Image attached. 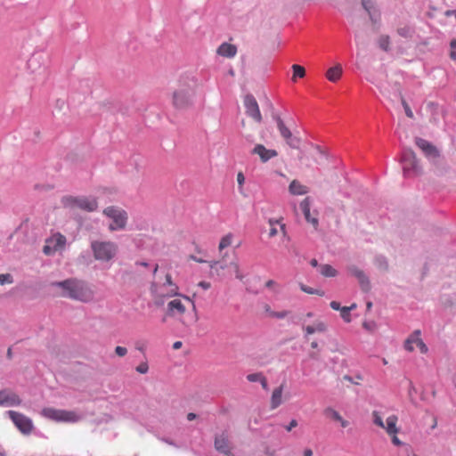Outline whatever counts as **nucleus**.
<instances>
[{
  "label": "nucleus",
  "mask_w": 456,
  "mask_h": 456,
  "mask_svg": "<svg viewBox=\"0 0 456 456\" xmlns=\"http://www.w3.org/2000/svg\"><path fill=\"white\" fill-rule=\"evenodd\" d=\"M419 335H420V330H416L414 331V336H416L415 344L419 348L421 353L425 354V353L428 352V347L425 345V343L423 342V340L421 338H419Z\"/></svg>",
  "instance_id": "obj_34"
},
{
  "label": "nucleus",
  "mask_w": 456,
  "mask_h": 456,
  "mask_svg": "<svg viewBox=\"0 0 456 456\" xmlns=\"http://www.w3.org/2000/svg\"><path fill=\"white\" fill-rule=\"evenodd\" d=\"M58 289L60 296L81 302L91 301L95 294L90 287H58Z\"/></svg>",
  "instance_id": "obj_6"
},
{
  "label": "nucleus",
  "mask_w": 456,
  "mask_h": 456,
  "mask_svg": "<svg viewBox=\"0 0 456 456\" xmlns=\"http://www.w3.org/2000/svg\"><path fill=\"white\" fill-rule=\"evenodd\" d=\"M314 151L311 153V157L314 161L317 164H320L321 161L319 159L324 158V152L321 150L319 146H314Z\"/></svg>",
  "instance_id": "obj_35"
},
{
  "label": "nucleus",
  "mask_w": 456,
  "mask_h": 456,
  "mask_svg": "<svg viewBox=\"0 0 456 456\" xmlns=\"http://www.w3.org/2000/svg\"><path fill=\"white\" fill-rule=\"evenodd\" d=\"M197 418V415L195 413H192V412H190L188 413L187 415V419L188 420H193Z\"/></svg>",
  "instance_id": "obj_60"
},
{
  "label": "nucleus",
  "mask_w": 456,
  "mask_h": 456,
  "mask_svg": "<svg viewBox=\"0 0 456 456\" xmlns=\"http://www.w3.org/2000/svg\"><path fill=\"white\" fill-rule=\"evenodd\" d=\"M55 285L64 286V285H74V284L71 282V281L66 280V281H63L57 282Z\"/></svg>",
  "instance_id": "obj_58"
},
{
  "label": "nucleus",
  "mask_w": 456,
  "mask_h": 456,
  "mask_svg": "<svg viewBox=\"0 0 456 456\" xmlns=\"http://www.w3.org/2000/svg\"><path fill=\"white\" fill-rule=\"evenodd\" d=\"M13 279L12 276L10 273H3L0 274V283L1 285H4L5 283H12Z\"/></svg>",
  "instance_id": "obj_42"
},
{
  "label": "nucleus",
  "mask_w": 456,
  "mask_h": 456,
  "mask_svg": "<svg viewBox=\"0 0 456 456\" xmlns=\"http://www.w3.org/2000/svg\"><path fill=\"white\" fill-rule=\"evenodd\" d=\"M237 182L240 185H242L245 182V177L241 172L237 175Z\"/></svg>",
  "instance_id": "obj_53"
},
{
  "label": "nucleus",
  "mask_w": 456,
  "mask_h": 456,
  "mask_svg": "<svg viewBox=\"0 0 456 456\" xmlns=\"http://www.w3.org/2000/svg\"><path fill=\"white\" fill-rule=\"evenodd\" d=\"M318 272L324 277H335L338 274L337 270L330 265H319Z\"/></svg>",
  "instance_id": "obj_30"
},
{
  "label": "nucleus",
  "mask_w": 456,
  "mask_h": 456,
  "mask_svg": "<svg viewBox=\"0 0 456 456\" xmlns=\"http://www.w3.org/2000/svg\"><path fill=\"white\" fill-rule=\"evenodd\" d=\"M7 414L21 434L25 436H28L31 434L34 428V425L32 420L28 417L14 411H8Z\"/></svg>",
  "instance_id": "obj_9"
},
{
  "label": "nucleus",
  "mask_w": 456,
  "mask_h": 456,
  "mask_svg": "<svg viewBox=\"0 0 456 456\" xmlns=\"http://www.w3.org/2000/svg\"><path fill=\"white\" fill-rule=\"evenodd\" d=\"M417 146L424 152V154L430 159H436L439 156L438 151L428 141L422 138L416 139Z\"/></svg>",
  "instance_id": "obj_15"
},
{
  "label": "nucleus",
  "mask_w": 456,
  "mask_h": 456,
  "mask_svg": "<svg viewBox=\"0 0 456 456\" xmlns=\"http://www.w3.org/2000/svg\"><path fill=\"white\" fill-rule=\"evenodd\" d=\"M397 419V416L395 415H391L387 419V426L385 425L384 428L387 430L388 435L392 436L398 433V428H396Z\"/></svg>",
  "instance_id": "obj_26"
},
{
  "label": "nucleus",
  "mask_w": 456,
  "mask_h": 456,
  "mask_svg": "<svg viewBox=\"0 0 456 456\" xmlns=\"http://www.w3.org/2000/svg\"><path fill=\"white\" fill-rule=\"evenodd\" d=\"M314 328H315V332L318 331V332H323L326 330V325L320 322H317L315 325H314Z\"/></svg>",
  "instance_id": "obj_47"
},
{
  "label": "nucleus",
  "mask_w": 456,
  "mask_h": 456,
  "mask_svg": "<svg viewBox=\"0 0 456 456\" xmlns=\"http://www.w3.org/2000/svg\"><path fill=\"white\" fill-rule=\"evenodd\" d=\"M66 245V237L61 232H54L45 239V245L43 247V253L45 256H53L57 252L64 250Z\"/></svg>",
  "instance_id": "obj_7"
},
{
  "label": "nucleus",
  "mask_w": 456,
  "mask_h": 456,
  "mask_svg": "<svg viewBox=\"0 0 456 456\" xmlns=\"http://www.w3.org/2000/svg\"><path fill=\"white\" fill-rule=\"evenodd\" d=\"M305 330H306L307 334H313L315 332V328H314V326H307L305 328Z\"/></svg>",
  "instance_id": "obj_59"
},
{
  "label": "nucleus",
  "mask_w": 456,
  "mask_h": 456,
  "mask_svg": "<svg viewBox=\"0 0 456 456\" xmlns=\"http://www.w3.org/2000/svg\"><path fill=\"white\" fill-rule=\"evenodd\" d=\"M251 154L257 155L263 163L267 162L271 159L278 156V152L273 149H267L263 144H256L251 151Z\"/></svg>",
  "instance_id": "obj_14"
},
{
  "label": "nucleus",
  "mask_w": 456,
  "mask_h": 456,
  "mask_svg": "<svg viewBox=\"0 0 456 456\" xmlns=\"http://www.w3.org/2000/svg\"><path fill=\"white\" fill-rule=\"evenodd\" d=\"M234 235L232 232H229L225 235H224L218 244V250L219 252H222L226 248L232 246L233 242Z\"/></svg>",
  "instance_id": "obj_29"
},
{
  "label": "nucleus",
  "mask_w": 456,
  "mask_h": 456,
  "mask_svg": "<svg viewBox=\"0 0 456 456\" xmlns=\"http://www.w3.org/2000/svg\"><path fill=\"white\" fill-rule=\"evenodd\" d=\"M199 80L192 76H185L179 79L177 88L172 95V104L177 110H188L194 104Z\"/></svg>",
  "instance_id": "obj_2"
},
{
  "label": "nucleus",
  "mask_w": 456,
  "mask_h": 456,
  "mask_svg": "<svg viewBox=\"0 0 456 456\" xmlns=\"http://www.w3.org/2000/svg\"><path fill=\"white\" fill-rule=\"evenodd\" d=\"M185 312V306L182 303L181 299L175 298L168 302L167 304V314L170 316L175 315V314H183Z\"/></svg>",
  "instance_id": "obj_18"
},
{
  "label": "nucleus",
  "mask_w": 456,
  "mask_h": 456,
  "mask_svg": "<svg viewBox=\"0 0 456 456\" xmlns=\"http://www.w3.org/2000/svg\"><path fill=\"white\" fill-rule=\"evenodd\" d=\"M63 208L70 210H82L94 212L98 208V202L95 198L86 196H64L61 198Z\"/></svg>",
  "instance_id": "obj_3"
},
{
  "label": "nucleus",
  "mask_w": 456,
  "mask_h": 456,
  "mask_svg": "<svg viewBox=\"0 0 456 456\" xmlns=\"http://www.w3.org/2000/svg\"><path fill=\"white\" fill-rule=\"evenodd\" d=\"M275 120L277 123V128L287 144L293 149H298L301 142L300 139L292 135V133L280 117H276Z\"/></svg>",
  "instance_id": "obj_10"
},
{
  "label": "nucleus",
  "mask_w": 456,
  "mask_h": 456,
  "mask_svg": "<svg viewBox=\"0 0 456 456\" xmlns=\"http://www.w3.org/2000/svg\"><path fill=\"white\" fill-rule=\"evenodd\" d=\"M42 415L50 419L58 421L60 417V410L54 408H45L42 410Z\"/></svg>",
  "instance_id": "obj_31"
},
{
  "label": "nucleus",
  "mask_w": 456,
  "mask_h": 456,
  "mask_svg": "<svg viewBox=\"0 0 456 456\" xmlns=\"http://www.w3.org/2000/svg\"><path fill=\"white\" fill-rule=\"evenodd\" d=\"M94 257L101 262H110L118 254V247L115 242L94 240L91 242Z\"/></svg>",
  "instance_id": "obj_4"
},
{
  "label": "nucleus",
  "mask_w": 456,
  "mask_h": 456,
  "mask_svg": "<svg viewBox=\"0 0 456 456\" xmlns=\"http://www.w3.org/2000/svg\"><path fill=\"white\" fill-rule=\"evenodd\" d=\"M342 67L340 64H337L334 67L330 68L326 72V77L330 82H337L342 76Z\"/></svg>",
  "instance_id": "obj_22"
},
{
  "label": "nucleus",
  "mask_w": 456,
  "mask_h": 456,
  "mask_svg": "<svg viewBox=\"0 0 456 456\" xmlns=\"http://www.w3.org/2000/svg\"><path fill=\"white\" fill-rule=\"evenodd\" d=\"M397 33L405 38L411 37L412 34V30L409 26H404L397 28Z\"/></svg>",
  "instance_id": "obj_37"
},
{
  "label": "nucleus",
  "mask_w": 456,
  "mask_h": 456,
  "mask_svg": "<svg viewBox=\"0 0 456 456\" xmlns=\"http://www.w3.org/2000/svg\"><path fill=\"white\" fill-rule=\"evenodd\" d=\"M362 4L364 10L368 12L370 20L373 22H378L380 19L379 11L375 8L374 4L371 0H362Z\"/></svg>",
  "instance_id": "obj_20"
},
{
  "label": "nucleus",
  "mask_w": 456,
  "mask_h": 456,
  "mask_svg": "<svg viewBox=\"0 0 456 456\" xmlns=\"http://www.w3.org/2000/svg\"><path fill=\"white\" fill-rule=\"evenodd\" d=\"M297 426V421L296 419H292L288 426L285 427L287 431H291L292 428Z\"/></svg>",
  "instance_id": "obj_49"
},
{
  "label": "nucleus",
  "mask_w": 456,
  "mask_h": 456,
  "mask_svg": "<svg viewBox=\"0 0 456 456\" xmlns=\"http://www.w3.org/2000/svg\"><path fill=\"white\" fill-rule=\"evenodd\" d=\"M301 289L308 294H316L320 296H322L324 294L323 291H321L318 289H314V287H301Z\"/></svg>",
  "instance_id": "obj_40"
},
{
  "label": "nucleus",
  "mask_w": 456,
  "mask_h": 456,
  "mask_svg": "<svg viewBox=\"0 0 456 456\" xmlns=\"http://www.w3.org/2000/svg\"><path fill=\"white\" fill-rule=\"evenodd\" d=\"M313 455V451L311 449H305L304 451V456H312Z\"/></svg>",
  "instance_id": "obj_64"
},
{
  "label": "nucleus",
  "mask_w": 456,
  "mask_h": 456,
  "mask_svg": "<svg viewBox=\"0 0 456 456\" xmlns=\"http://www.w3.org/2000/svg\"><path fill=\"white\" fill-rule=\"evenodd\" d=\"M182 345H183V344H182V342H181V341H176V342H175V343L173 344V348H174V349H179V348H181Z\"/></svg>",
  "instance_id": "obj_61"
},
{
  "label": "nucleus",
  "mask_w": 456,
  "mask_h": 456,
  "mask_svg": "<svg viewBox=\"0 0 456 456\" xmlns=\"http://www.w3.org/2000/svg\"><path fill=\"white\" fill-rule=\"evenodd\" d=\"M330 307L333 309V310H337V311H340V309L342 308L340 306V304L337 301H332L330 302Z\"/></svg>",
  "instance_id": "obj_52"
},
{
  "label": "nucleus",
  "mask_w": 456,
  "mask_h": 456,
  "mask_svg": "<svg viewBox=\"0 0 456 456\" xmlns=\"http://www.w3.org/2000/svg\"><path fill=\"white\" fill-rule=\"evenodd\" d=\"M214 446L217 452L228 456H232L231 443L226 432L224 431L215 436Z\"/></svg>",
  "instance_id": "obj_11"
},
{
  "label": "nucleus",
  "mask_w": 456,
  "mask_h": 456,
  "mask_svg": "<svg viewBox=\"0 0 456 456\" xmlns=\"http://www.w3.org/2000/svg\"><path fill=\"white\" fill-rule=\"evenodd\" d=\"M246 113L256 122H261L262 116L256 99L252 95H247L244 99Z\"/></svg>",
  "instance_id": "obj_13"
},
{
  "label": "nucleus",
  "mask_w": 456,
  "mask_h": 456,
  "mask_svg": "<svg viewBox=\"0 0 456 456\" xmlns=\"http://www.w3.org/2000/svg\"><path fill=\"white\" fill-rule=\"evenodd\" d=\"M289 191L292 195H305L308 192V189L297 180H293L289 186Z\"/></svg>",
  "instance_id": "obj_23"
},
{
  "label": "nucleus",
  "mask_w": 456,
  "mask_h": 456,
  "mask_svg": "<svg viewBox=\"0 0 456 456\" xmlns=\"http://www.w3.org/2000/svg\"><path fill=\"white\" fill-rule=\"evenodd\" d=\"M149 366L147 362H142L136 367V371H138L141 374H145L148 372Z\"/></svg>",
  "instance_id": "obj_44"
},
{
  "label": "nucleus",
  "mask_w": 456,
  "mask_h": 456,
  "mask_svg": "<svg viewBox=\"0 0 456 456\" xmlns=\"http://www.w3.org/2000/svg\"><path fill=\"white\" fill-rule=\"evenodd\" d=\"M451 48H452V51L450 53V57L452 59V60H456V38L453 39L452 42H451Z\"/></svg>",
  "instance_id": "obj_45"
},
{
  "label": "nucleus",
  "mask_w": 456,
  "mask_h": 456,
  "mask_svg": "<svg viewBox=\"0 0 456 456\" xmlns=\"http://www.w3.org/2000/svg\"><path fill=\"white\" fill-rule=\"evenodd\" d=\"M393 437H392V442L395 445H401L402 444V442L398 439V437L395 436V435H392Z\"/></svg>",
  "instance_id": "obj_55"
},
{
  "label": "nucleus",
  "mask_w": 456,
  "mask_h": 456,
  "mask_svg": "<svg viewBox=\"0 0 456 456\" xmlns=\"http://www.w3.org/2000/svg\"><path fill=\"white\" fill-rule=\"evenodd\" d=\"M349 273L352 276H354L355 278H357L358 282L361 283L362 285L369 282L368 278L365 275V273L362 270L358 269L357 267H355V266L350 267Z\"/></svg>",
  "instance_id": "obj_28"
},
{
  "label": "nucleus",
  "mask_w": 456,
  "mask_h": 456,
  "mask_svg": "<svg viewBox=\"0 0 456 456\" xmlns=\"http://www.w3.org/2000/svg\"><path fill=\"white\" fill-rule=\"evenodd\" d=\"M372 417L375 425H377L379 428H385V423L378 411H374L372 412Z\"/></svg>",
  "instance_id": "obj_38"
},
{
  "label": "nucleus",
  "mask_w": 456,
  "mask_h": 456,
  "mask_svg": "<svg viewBox=\"0 0 456 456\" xmlns=\"http://www.w3.org/2000/svg\"><path fill=\"white\" fill-rule=\"evenodd\" d=\"M416 392H417L416 387L413 386L411 381H409V396L411 401H412V394L416 393Z\"/></svg>",
  "instance_id": "obj_48"
},
{
  "label": "nucleus",
  "mask_w": 456,
  "mask_h": 456,
  "mask_svg": "<svg viewBox=\"0 0 456 456\" xmlns=\"http://www.w3.org/2000/svg\"><path fill=\"white\" fill-rule=\"evenodd\" d=\"M208 275L216 281H228L235 279L238 282H248L246 274L236 260L228 261L227 253L222 255L218 260L208 262Z\"/></svg>",
  "instance_id": "obj_1"
},
{
  "label": "nucleus",
  "mask_w": 456,
  "mask_h": 456,
  "mask_svg": "<svg viewBox=\"0 0 456 456\" xmlns=\"http://www.w3.org/2000/svg\"><path fill=\"white\" fill-rule=\"evenodd\" d=\"M293 76L292 80L296 81L297 77H304L305 76V69L303 66L298 64L292 65Z\"/></svg>",
  "instance_id": "obj_32"
},
{
  "label": "nucleus",
  "mask_w": 456,
  "mask_h": 456,
  "mask_svg": "<svg viewBox=\"0 0 456 456\" xmlns=\"http://www.w3.org/2000/svg\"><path fill=\"white\" fill-rule=\"evenodd\" d=\"M340 315L341 317L346 322H349L350 320V308H347V306H343L340 309Z\"/></svg>",
  "instance_id": "obj_41"
},
{
  "label": "nucleus",
  "mask_w": 456,
  "mask_h": 456,
  "mask_svg": "<svg viewBox=\"0 0 456 456\" xmlns=\"http://www.w3.org/2000/svg\"><path fill=\"white\" fill-rule=\"evenodd\" d=\"M103 215L107 216L111 223L109 224V231L124 230L127 224L128 216L126 211L116 206H110L103 209Z\"/></svg>",
  "instance_id": "obj_5"
},
{
  "label": "nucleus",
  "mask_w": 456,
  "mask_h": 456,
  "mask_svg": "<svg viewBox=\"0 0 456 456\" xmlns=\"http://www.w3.org/2000/svg\"><path fill=\"white\" fill-rule=\"evenodd\" d=\"M166 281L167 285H173L172 276L170 274L166 275Z\"/></svg>",
  "instance_id": "obj_63"
},
{
  "label": "nucleus",
  "mask_w": 456,
  "mask_h": 456,
  "mask_svg": "<svg viewBox=\"0 0 456 456\" xmlns=\"http://www.w3.org/2000/svg\"><path fill=\"white\" fill-rule=\"evenodd\" d=\"M263 376L261 372L251 373L247 376V379L249 382H260Z\"/></svg>",
  "instance_id": "obj_39"
},
{
  "label": "nucleus",
  "mask_w": 456,
  "mask_h": 456,
  "mask_svg": "<svg viewBox=\"0 0 456 456\" xmlns=\"http://www.w3.org/2000/svg\"><path fill=\"white\" fill-rule=\"evenodd\" d=\"M402 104L403 106V109H404V111H405V114L408 118H413L414 115H413V112L412 110H411L410 106L408 105V103L405 102V100L402 99Z\"/></svg>",
  "instance_id": "obj_43"
},
{
  "label": "nucleus",
  "mask_w": 456,
  "mask_h": 456,
  "mask_svg": "<svg viewBox=\"0 0 456 456\" xmlns=\"http://www.w3.org/2000/svg\"><path fill=\"white\" fill-rule=\"evenodd\" d=\"M268 224L270 225V230H269V237L270 238H273L279 233L278 226L280 227V232L284 236L287 235L286 226L283 223H281V220L269 219Z\"/></svg>",
  "instance_id": "obj_19"
},
{
  "label": "nucleus",
  "mask_w": 456,
  "mask_h": 456,
  "mask_svg": "<svg viewBox=\"0 0 456 456\" xmlns=\"http://www.w3.org/2000/svg\"><path fill=\"white\" fill-rule=\"evenodd\" d=\"M196 252L199 256L189 255L188 260H191V261H194V262L200 263V264H207L208 265V261L205 259V256H207V252L205 250H203L202 248H200V247H196Z\"/></svg>",
  "instance_id": "obj_27"
},
{
  "label": "nucleus",
  "mask_w": 456,
  "mask_h": 456,
  "mask_svg": "<svg viewBox=\"0 0 456 456\" xmlns=\"http://www.w3.org/2000/svg\"><path fill=\"white\" fill-rule=\"evenodd\" d=\"M379 46L385 52L389 51L390 47V37L387 35H382L378 40Z\"/></svg>",
  "instance_id": "obj_33"
},
{
  "label": "nucleus",
  "mask_w": 456,
  "mask_h": 456,
  "mask_svg": "<svg viewBox=\"0 0 456 456\" xmlns=\"http://www.w3.org/2000/svg\"><path fill=\"white\" fill-rule=\"evenodd\" d=\"M163 287H151V293L153 297V304L160 307L165 304V301L167 297H171L168 293H165L162 291Z\"/></svg>",
  "instance_id": "obj_17"
},
{
  "label": "nucleus",
  "mask_w": 456,
  "mask_h": 456,
  "mask_svg": "<svg viewBox=\"0 0 456 456\" xmlns=\"http://www.w3.org/2000/svg\"><path fill=\"white\" fill-rule=\"evenodd\" d=\"M300 208L305 216V220L308 223H311L314 228L318 225V219L315 217H311L310 214V201L308 198H305L302 202L300 203Z\"/></svg>",
  "instance_id": "obj_21"
},
{
  "label": "nucleus",
  "mask_w": 456,
  "mask_h": 456,
  "mask_svg": "<svg viewBox=\"0 0 456 456\" xmlns=\"http://www.w3.org/2000/svg\"><path fill=\"white\" fill-rule=\"evenodd\" d=\"M21 403V399L11 389L0 390V406L13 407Z\"/></svg>",
  "instance_id": "obj_12"
},
{
  "label": "nucleus",
  "mask_w": 456,
  "mask_h": 456,
  "mask_svg": "<svg viewBox=\"0 0 456 456\" xmlns=\"http://www.w3.org/2000/svg\"><path fill=\"white\" fill-rule=\"evenodd\" d=\"M59 420L62 422H77L80 419V417L74 411L60 410Z\"/></svg>",
  "instance_id": "obj_25"
},
{
  "label": "nucleus",
  "mask_w": 456,
  "mask_h": 456,
  "mask_svg": "<svg viewBox=\"0 0 456 456\" xmlns=\"http://www.w3.org/2000/svg\"><path fill=\"white\" fill-rule=\"evenodd\" d=\"M283 387H284V384H281L280 387H276L273 391V395L271 397V408L272 409H276L277 407H279L281 404Z\"/></svg>",
  "instance_id": "obj_24"
},
{
  "label": "nucleus",
  "mask_w": 456,
  "mask_h": 456,
  "mask_svg": "<svg viewBox=\"0 0 456 456\" xmlns=\"http://www.w3.org/2000/svg\"><path fill=\"white\" fill-rule=\"evenodd\" d=\"M343 379H345V380H346V381H348V382H351V383H353V384H355V385H358V384H359L358 382H356V381H354V380H352V377H351V376H349V375H345V376L343 377Z\"/></svg>",
  "instance_id": "obj_57"
},
{
  "label": "nucleus",
  "mask_w": 456,
  "mask_h": 456,
  "mask_svg": "<svg viewBox=\"0 0 456 456\" xmlns=\"http://www.w3.org/2000/svg\"><path fill=\"white\" fill-rule=\"evenodd\" d=\"M324 414L335 420H341V415L333 408L328 407L324 410Z\"/></svg>",
  "instance_id": "obj_36"
},
{
  "label": "nucleus",
  "mask_w": 456,
  "mask_h": 456,
  "mask_svg": "<svg viewBox=\"0 0 456 456\" xmlns=\"http://www.w3.org/2000/svg\"><path fill=\"white\" fill-rule=\"evenodd\" d=\"M262 386V387L265 390V391H268L269 390V386H268V383H267V379L265 376H263V378L261 379L260 382H259Z\"/></svg>",
  "instance_id": "obj_50"
},
{
  "label": "nucleus",
  "mask_w": 456,
  "mask_h": 456,
  "mask_svg": "<svg viewBox=\"0 0 456 456\" xmlns=\"http://www.w3.org/2000/svg\"><path fill=\"white\" fill-rule=\"evenodd\" d=\"M237 46L230 43L221 44L217 49L216 53L224 58H233L237 54Z\"/></svg>",
  "instance_id": "obj_16"
},
{
  "label": "nucleus",
  "mask_w": 456,
  "mask_h": 456,
  "mask_svg": "<svg viewBox=\"0 0 456 456\" xmlns=\"http://www.w3.org/2000/svg\"><path fill=\"white\" fill-rule=\"evenodd\" d=\"M404 347L406 350L411 352L413 351V346H412V344H411V339H407L404 343Z\"/></svg>",
  "instance_id": "obj_51"
},
{
  "label": "nucleus",
  "mask_w": 456,
  "mask_h": 456,
  "mask_svg": "<svg viewBox=\"0 0 456 456\" xmlns=\"http://www.w3.org/2000/svg\"><path fill=\"white\" fill-rule=\"evenodd\" d=\"M341 424V426L343 428H346L348 425H349V422L347 420H345L342 417H341V420H338Z\"/></svg>",
  "instance_id": "obj_62"
},
{
  "label": "nucleus",
  "mask_w": 456,
  "mask_h": 456,
  "mask_svg": "<svg viewBox=\"0 0 456 456\" xmlns=\"http://www.w3.org/2000/svg\"><path fill=\"white\" fill-rule=\"evenodd\" d=\"M115 353L117 354V355L123 357L126 354L127 349L126 347L118 346L115 348Z\"/></svg>",
  "instance_id": "obj_46"
},
{
  "label": "nucleus",
  "mask_w": 456,
  "mask_h": 456,
  "mask_svg": "<svg viewBox=\"0 0 456 456\" xmlns=\"http://www.w3.org/2000/svg\"><path fill=\"white\" fill-rule=\"evenodd\" d=\"M287 315V312L272 313V316H275L279 319L284 318Z\"/></svg>",
  "instance_id": "obj_54"
},
{
  "label": "nucleus",
  "mask_w": 456,
  "mask_h": 456,
  "mask_svg": "<svg viewBox=\"0 0 456 456\" xmlns=\"http://www.w3.org/2000/svg\"><path fill=\"white\" fill-rule=\"evenodd\" d=\"M403 170L406 176L417 175L420 173V168L416 159L415 153L408 149L402 155Z\"/></svg>",
  "instance_id": "obj_8"
},
{
  "label": "nucleus",
  "mask_w": 456,
  "mask_h": 456,
  "mask_svg": "<svg viewBox=\"0 0 456 456\" xmlns=\"http://www.w3.org/2000/svg\"><path fill=\"white\" fill-rule=\"evenodd\" d=\"M374 325V322H363V327L368 330H371Z\"/></svg>",
  "instance_id": "obj_56"
}]
</instances>
